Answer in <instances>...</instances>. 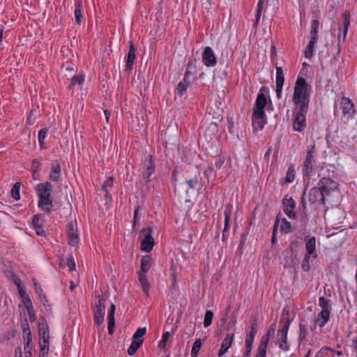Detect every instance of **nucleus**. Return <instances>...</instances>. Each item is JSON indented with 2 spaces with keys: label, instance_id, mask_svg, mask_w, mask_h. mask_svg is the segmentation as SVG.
Returning a JSON list of instances; mask_svg holds the SVG:
<instances>
[{
  "label": "nucleus",
  "instance_id": "1",
  "mask_svg": "<svg viewBox=\"0 0 357 357\" xmlns=\"http://www.w3.org/2000/svg\"><path fill=\"white\" fill-rule=\"evenodd\" d=\"M310 91L311 86L307 83L305 79L298 77L294 89L293 101L296 106L295 108L308 109Z\"/></svg>",
  "mask_w": 357,
  "mask_h": 357
},
{
  "label": "nucleus",
  "instance_id": "2",
  "mask_svg": "<svg viewBox=\"0 0 357 357\" xmlns=\"http://www.w3.org/2000/svg\"><path fill=\"white\" fill-rule=\"evenodd\" d=\"M37 195L39 197L38 207L46 213H49L52 208V199L51 192L52 185L49 181L39 183L36 187Z\"/></svg>",
  "mask_w": 357,
  "mask_h": 357
},
{
  "label": "nucleus",
  "instance_id": "3",
  "mask_svg": "<svg viewBox=\"0 0 357 357\" xmlns=\"http://www.w3.org/2000/svg\"><path fill=\"white\" fill-rule=\"evenodd\" d=\"M316 152L317 151L314 145L312 146L307 151L302 167L303 174L305 176H310L313 171V166L315 163Z\"/></svg>",
  "mask_w": 357,
  "mask_h": 357
},
{
  "label": "nucleus",
  "instance_id": "4",
  "mask_svg": "<svg viewBox=\"0 0 357 357\" xmlns=\"http://www.w3.org/2000/svg\"><path fill=\"white\" fill-rule=\"evenodd\" d=\"M308 109L295 108L294 112L293 128L296 131L301 132L306 127V114Z\"/></svg>",
  "mask_w": 357,
  "mask_h": 357
},
{
  "label": "nucleus",
  "instance_id": "5",
  "mask_svg": "<svg viewBox=\"0 0 357 357\" xmlns=\"http://www.w3.org/2000/svg\"><path fill=\"white\" fill-rule=\"evenodd\" d=\"M106 301L105 299L98 296V301L95 304L93 307L94 322L100 325L103 323L105 314Z\"/></svg>",
  "mask_w": 357,
  "mask_h": 357
},
{
  "label": "nucleus",
  "instance_id": "6",
  "mask_svg": "<svg viewBox=\"0 0 357 357\" xmlns=\"http://www.w3.org/2000/svg\"><path fill=\"white\" fill-rule=\"evenodd\" d=\"M155 172V164L153 161L152 155H149L147 159L143 162L142 170V178L146 183H149L151 179V176Z\"/></svg>",
  "mask_w": 357,
  "mask_h": 357
},
{
  "label": "nucleus",
  "instance_id": "7",
  "mask_svg": "<svg viewBox=\"0 0 357 357\" xmlns=\"http://www.w3.org/2000/svg\"><path fill=\"white\" fill-rule=\"evenodd\" d=\"M343 17V23L342 25L339 27V33L337 35V49L338 52H340V43H341V38H342V32L343 34L342 40L344 42L347 38V32L349 29V26L350 25V13L348 11H345L342 14Z\"/></svg>",
  "mask_w": 357,
  "mask_h": 357
},
{
  "label": "nucleus",
  "instance_id": "8",
  "mask_svg": "<svg viewBox=\"0 0 357 357\" xmlns=\"http://www.w3.org/2000/svg\"><path fill=\"white\" fill-rule=\"evenodd\" d=\"M142 231L144 235V238L142 241L141 249L144 252H149L152 250L155 243L154 239L151 236L152 228L148 227L143 229Z\"/></svg>",
  "mask_w": 357,
  "mask_h": 357
},
{
  "label": "nucleus",
  "instance_id": "9",
  "mask_svg": "<svg viewBox=\"0 0 357 357\" xmlns=\"http://www.w3.org/2000/svg\"><path fill=\"white\" fill-rule=\"evenodd\" d=\"M318 186L324 195L326 197L337 189V183L330 178L324 177L319 181Z\"/></svg>",
  "mask_w": 357,
  "mask_h": 357
},
{
  "label": "nucleus",
  "instance_id": "10",
  "mask_svg": "<svg viewBox=\"0 0 357 357\" xmlns=\"http://www.w3.org/2000/svg\"><path fill=\"white\" fill-rule=\"evenodd\" d=\"M67 236L68 240V243L75 246L79 242V236L77 233V223L74 221H70L68 222L67 226Z\"/></svg>",
  "mask_w": 357,
  "mask_h": 357
},
{
  "label": "nucleus",
  "instance_id": "11",
  "mask_svg": "<svg viewBox=\"0 0 357 357\" xmlns=\"http://www.w3.org/2000/svg\"><path fill=\"white\" fill-rule=\"evenodd\" d=\"M326 197L321 192L320 188L314 187L309 192L308 199L309 202L312 204H324L325 203Z\"/></svg>",
  "mask_w": 357,
  "mask_h": 357
},
{
  "label": "nucleus",
  "instance_id": "12",
  "mask_svg": "<svg viewBox=\"0 0 357 357\" xmlns=\"http://www.w3.org/2000/svg\"><path fill=\"white\" fill-rule=\"evenodd\" d=\"M290 321H287L283 326L282 328L278 331V341L279 344V347L282 350H287L289 349V345L287 342V332L289 328Z\"/></svg>",
  "mask_w": 357,
  "mask_h": 357
},
{
  "label": "nucleus",
  "instance_id": "13",
  "mask_svg": "<svg viewBox=\"0 0 357 357\" xmlns=\"http://www.w3.org/2000/svg\"><path fill=\"white\" fill-rule=\"evenodd\" d=\"M341 106L343 115L346 116L348 120L353 119L355 109L351 100L347 97H342L341 99Z\"/></svg>",
  "mask_w": 357,
  "mask_h": 357
},
{
  "label": "nucleus",
  "instance_id": "14",
  "mask_svg": "<svg viewBox=\"0 0 357 357\" xmlns=\"http://www.w3.org/2000/svg\"><path fill=\"white\" fill-rule=\"evenodd\" d=\"M202 60L207 67L214 66L217 63L216 57L210 47L204 48L202 54Z\"/></svg>",
  "mask_w": 357,
  "mask_h": 357
},
{
  "label": "nucleus",
  "instance_id": "15",
  "mask_svg": "<svg viewBox=\"0 0 357 357\" xmlns=\"http://www.w3.org/2000/svg\"><path fill=\"white\" fill-rule=\"evenodd\" d=\"M284 82V75L282 67H276V96L278 98H282V87Z\"/></svg>",
  "mask_w": 357,
  "mask_h": 357
},
{
  "label": "nucleus",
  "instance_id": "16",
  "mask_svg": "<svg viewBox=\"0 0 357 357\" xmlns=\"http://www.w3.org/2000/svg\"><path fill=\"white\" fill-rule=\"evenodd\" d=\"M305 255L311 256L313 258H317V254L316 252V238L314 236L305 237Z\"/></svg>",
  "mask_w": 357,
  "mask_h": 357
},
{
  "label": "nucleus",
  "instance_id": "17",
  "mask_svg": "<svg viewBox=\"0 0 357 357\" xmlns=\"http://www.w3.org/2000/svg\"><path fill=\"white\" fill-rule=\"evenodd\" d=\"M331 316V312H326L321 311L318 313L316 319H315V323L313 326H311V330L314 331L316 329L317 326H319L320 328L324 327L326 323L328 321Z\"/></svg>",
  "mask_w": 357,
  "mask_h": 357
},
{
  "label": "nucleus",
  "instance_id": "18",
  "mask_svg": "<svg viewBox=\"0 0 357 357\" xmlns=\"http://www.w3.org/2000/svg\"><path fill=\"white\" fill-rule=\"evenodd\" d=\"M282 204L284 205V212L289 218H294L296 217V213L294 212V208L296 206V203L292 198H284L282 200Z\"/></svg>",
  "mask_w": 357,
  "mask_h": 357
},
{
  "label": "nucleus",
  "instance_id": "19",
  "mask_svg": "<svg viewBox=\"0 0 357 357\" xmlns=\"http://www.w3.org/2000/svg\"><path fill=\"white\" fill-rule=\"evenodd\" d=\"M265 113L262 112H253L252 114V126L255 130H261L263 129L265 120Z\"/></svg>",
  "mask_w": 357,
  "mask_h": 357
},
{
  "label": "nucleus",
  "instance_id": "20",
  "mask_svg": "<svg viewBox=\"0 0 357 357\" xmlns=\"http://www.w3.org/2000/svg\"><path fill=\"white\" fill-rule=\"evenodd\" d=\"M61 165L58 160H54L51 163V171L49 178L54 182L59 181L61 177Z\"/></svg>",
  "mask_w": 357,
  "mask_h": 357
},
{
  "label": "nucleus",
  "instance_id": "21",
  "mask_svg": "<svg viewBox=\"0 0 357 357\" xmlns=\"http://www.w3.org/2000/svg\"><path fill=\"white\" fill-rule=\"evenodd\" d=\"M269 331L267 334L264 335L260 341V344L257 349V352L255 357H266V349L268 341Z\"/></svg>",
  "mask_w": 357,
  "mask_h": 357
},
{
  "label": "nucleus",
  "instance_id": "22",
  "mask_svg": "<svg viewBox=\"0 0 357 357\" xmlns=\"http://www.w3.org/2000/svg\"><path fill=\"white\" fill-rule=\"evenodd\" d=\"M234 339V334L233 333H229L227 335V336L225 337L222 342L221 348L219 350L218 356L219 357L223 356L230 348L231 346L232 342Z\"/></svg>",
  "mask_w": 357,
  "mask_h": 357
},
{
  "label": "nucleus",
  "instance_id": "23",
  "mask_svg": "<svg viewBox=\"0 0 357 357\" xmlns=\"http://www.w3.org/2000/svg\"><path fill=\"white\" fill-rule=\"evenodd\" d=\"M266 105V98L262 93L258 94L253 112L264 113V107Z\"/></svg>",
  "mask_w": 357,
  "mask_h": 357
},
{
  "label": "nucleus",
  "instance_id": "24",
  "mask_svg": "<svg viewBox=\"0 0 357 357\" xmlns=\"http://www.w3.org/2000/svg\"><path fill=\"white\" fill-rule=\"evenodd\" d=\"M135 47L132 41L130 42V48L128 53L127 61H126V69H131L133 65L134 61L136 59L135 56Z\"/></svg>",
  "mask_w": 357,
  "mask_h": 357
},
{
  "label": "nucleus",
  "instance_id": "25",
  "mask_svg": "<svg viewBox=\"0 0 357 357\" xmlns=\"http://www.w3.org/2000/svg\"><path fill=\"white\" fill-rule=\"evenodd\" d=\"M42 215H36L33 217L32 224L36 230L37 235L42 236L44 235L45 231L43 228V224L41 222Z\"/></svg>",
  "mask_w": 357,
  "mask_h": 357
},
{
  "label": "nucleus",
  "instance_id": "26",
  "mask_svg": "<svg viewBox=\"0 0 357 357\" xmlns=\"http://www.w3.org/2000/svg\"><path fill=\"white\" fill-rule=\"evenodd\" d=\"M116 310V306L114 303L111 304L110 308L108 312V331L109 333L112 334L113 328L115 325L114 321V314Z\"/></svg>",
  "mask_w": 357,
  "mask_h": 357
},
{
  "label": "nucleus",
  "instance_id": "27",
  "mask_svg": "<svg viewBox=\"0 0 357 357\" xmlns=\"http://www.w3.org/2000/svg\"><path fill=\"white\" fill-rule=\"evenodd\" d=\"M82 10L83 7L82 0H75V8L74 13L75 21L77 24H80L83 20Z\"/></svg>",
  "mask_w": 357,
  "mask_h": 357
},
{
  "label": "nucleus",
  "instance_id": "28",
  "mask_svg": "<svg viewBox=\"0 0 357 357\" xmlns=\"http://www.w3.org/2000/svg\"><path fill=\"white\" fill-rule=\"evenodd\" d=\"M319 22L317 20H313L311 22L310 40L317 42L318 40V29Z\"/></svg>",
  "mask_w": 357,
  "mask_h": 357
},
{
  "label": "nucleus",
  "instance_id": "29",
  "mask_svg": "<svg viewBox=\"0 0 357 357\" xmlns=\"http://www.w3.org/2000/svg\"><path fill=\"white\" fill-rule=\"evenodd\" d=\"M151 257L149 255L144 256L141 259V268L139 273H146L151 268Z\"/></svg>",
  "mask_w": 357,
  "mask_h": 357
},
{
  "label": "nucleus",
  "instance_id": "30",
  "mask_svg": "<svg viewBox=\"0 0 357 357\" xmlns=\"http://www.w3.org/2000/svg\"><path fill=\"white\" fill-rule=\"evenodd\" d=\"M143 340H136L132 338V343L128 349L129 356H133L142 344Z\"/></svg>",
  "mask_w": 357,
  "mask_h": 357
},
{
  "label": "nucleus",
  "instance_id": "31",
  "mask_svg": "<svg viewBox=\"0 0 357 357\" xmlns=\"http://www.w3.org/2000/svg\"><path fill=\"white\" fill-rule=\"evenodd\" d=\"M39 334L42 340H50L49 328L46 324H42L40 325Z\"/></svg>",
  "mask_w": 357,
  "mask_h": 357
},
{
  "label": "nucleus",
  "instance_id": "32",
  "mask_svg": "<svg viewBox=\"0 0 357 357\" xmlns=\"http://www.w3.org/2000/svg\"><path fill=\"white\" fill-rule=\"evenodd\" d=\"M319 305L321 307V311L331 312V305L329 301L325 297L321 296L319 298Z\"/></svg>",
  "mask_w": 357,
  "mask_h": 357
},
{
  "label": "nucleus",
  "instance_id": "33",
  "mask_svg": "<svg viewBox=\"0 0 357 357\" xmlns=\"http://www.w3.org/2000/svg\"><path fill=\"white\" fill-rule=\"evenodd\" d=\"M231 215V208L229 206H227L225 210V228L223 230V234L229 229L230 218Z\"/></svg>",
  "mask_w": 357,
  "mask_h": 357
},
{
  "label": "nucleus",
  "instance_id": "34",
  "mask_svg": "<svg viewBox=\"0 0 357 357\" xmlns=\"http://www.w3.org/2000/svg\"><path fill=\"white\" fill-rule=\"evenodd\" d=\"M139 280L142 286L144 292L147 294L149 289V284L145 273H139Z\"/></svg>",
  "mask_w": 357,
  "mask_h": 357
},
{
  "label": "nucleus",
  "instance_id": "35",
  "mask_svg": "<svg viewBox=\"0 0 357 357\" xmlns=\"http://www.w3.org/2000/svg\"><path fill=\"white\" fill-rule=\"evenodd\" d=\"M296 171L293 165H290L287 169V175L285 177V183H291L295 178Z\"/></svg>",
  "mask_w": 357,
  "mask_h": 357
},
{
  "label": "nucleus",
  "instance_id": "36",
  "mask_svg": "<svg viewBox=\"0 0 357 357\" xmlns=\"http://www.w3.org/2000/svg\"><path fill=\"white\" fill-rule=\"evenodd\" d=\"M317 42L310 40L309 44L307 47L306 50L305 51V56L307 59H310L313 54L314 51V47Z\"/></svg>",
  "mask_w": 357,
  "mask_h": 357
},
{
  "label": "nucleus",
  "instance_id": "37",
  "mask_svg": "<svg viewBox=\"0 0 357 357\" xmlns=\"http://www.w3.org/2000/svg\"><path fill=\"white\" fill-rule=\"evenodd\" d=\"M202 347V340L200 339H197L193 343L192 351H191V356L197 357L198 356L199 351Z\"/></svg>",
  "mask_w": 357,
  "mask_h": 357
},
{
  "label": "nucleus",
  "instance_id": "38",
  "mask_svg": "<svg viewBox=\"0 0 357 357\" xmlns=\"http://www.w3.org/2000/svg\"><path fill=\"white\" fill-rule=\"evenodd\" d=\"M84 81V76L82 74L74 75L71 79V82L69 87L71 89L75 84L81 85Z\"/></svg>",
  "mask_w": 357,
  "mask_h": 357
},
{
  "label": "nucleus",
  "instance_id": "39",
  "mask_svg": "<svg viewBox=\"0 0 357 357\" xmlns=\"http://www.w3.org/2000/svg\"><path fill=\"white\" fill-rule=\"evenodd\" d=\"M114 179L112 177H109L102 184V189L105 191V196L107 197H110L109 190H107V187H112L113 185Z\"/></svg>",
  "mask_w": 357,
  "mask_h": 357
},
{
  "label": "nucleus",
  "instance_id": "40",
  "mask_svg": "<svg viewBox=\"0 0 357 357\" xmlns=\"http://www.w3.org/2000/svg\"><path fill=\"white\" fill-rule=\"evenodd\" d=\"M5 274L6 277L10 278L12 279L13 282L17 285L18 288L23 287V285L22 284L21 279L18 278L16 275L10 271H5Z\"/></svg>",
  "mask_w": 357,
  "mask_h": 357
},
{
  "label": "nucleus",
  "instance_id": "41",
  "mask_svg": "<svg viewBox=\"0 0 357 357\" xmlns=\"http://www.w3.org/2000/svg\"><path fill=\"white\" fill-rule=\"evenodd\" d=\"M49 340H42V342H40V357H45V356L47 354L49 350Z\"/></svg>",
  "mask_w": 357,
  "mask_h": 357
},
{
  "label": "nucleus",
  "instance_id": "42",
  "mask_svg": "<svg viewBox=\"0 0 357 357\" xmlns=\"http://www.w3.org/2000/svg\"><path fill=\"white\" fill-rule=\"evenodd\" d=\"M20 183L18 182L15 183L12 188L11 196L15 200H18L20 198Z\"/></svg>",
  "mask_w": 357,
  "mask_h": 357
},
{
  "label": "nucleus",
  "instance_id": "43",
  "mask_svg": "<svg viewBox=\"0 0 357 357\" xmlns=\"http://www.w3.org/2000/svg\"><path fill=\"white\" fill-rule=\"evenodd\" d=\"M257 320L255 319L252 321V324L251 325V331H250V334L247 336L245 340L254 341V337L257 332Z\"/></svg>",
  "mask_w": 357,
  "mask_h": 357
},
{
  "label": "nucleus",
  "instance_id": "44",
  "mask_svg": "<svg viewBox=\"0 0 357 357\" xmlns=\"http://www.w3.org/2000/svg\"><path fill=\"white\" fill-rule=\"evenodd\" d=\"M47 130L45 128L41 129L38 132V142L41 149H45V139L47 136Z\"/></svg>",
  "mask_w": 357,
  "mask_h": 357
},
{
  "label": "nucleus",
  "instance_id": "45",
  "mask_svg": "<svg viewBox=\"0 0 357 357\" xmlns=\"http://www.w3.org/2000/svg\"><path fill=\"white\" fill-rule=\"evenodd\" d=\"M18 291L19 294L22 299L24 305L26 304V302H29V303H31V300L30 299L28 294L26 293L25 288L24 286L20 288H18Z\"/></svg>",
  "mask_w": 357,
  "mask_h": 357
},
{
  "label": "nucleus",
  "instance_id": "46",
  "mask_svg": "<svg viewBox=\"0 0 357 357\" xmlns=\"http://www.w3.org/2000/svg\"><path fill=\"white\" fill-rule=\"evenodd\" d=\"M291 224L285 218H282L281 225H280V230L284 234H288L291 231Z\"/></svg>",
  "mask_w": 357,
  "mask_h": 357
},
{
  "label": "nucleus",
  "instance_id": "47",
  "mask_svg": "<svg viewBox=\"0 0 357 357\" xmlns=\"http://www.w3.org/2000/svg\"><path fill=\"white\" fill-rule=\"evenodd\" d=\"M213 312L211 310H207L205 314L204 326L205 328L209 326L213 321Z\"/></svg>",
  "mask_w": 357,
  "mask_h": 357
},
{
  "label": "nucleus",
  "instance_id": "48",
  "mask_svg": "<svg viewBox=\"0 0 357 357\" xmlns=\"http://www.w3.org/2000/svg\"><path fill=\"white\" fill-rule=\"evenodd\" d=\"M146 332V328H139L132 336V339L136 340H143L142 337Z\"/></svg>",
  "mask_w": 357,
  "mask_h": 357
},
{
  "label": "nucleus",
  "instance_id": "49",
  "mask_svg": "<svg viewBox=\"0 0 357 357\" xmlns=\"http://www.w3.org/2000/svg\"><path fill=\"white\" fill-rule=\"evenodd\" d=\"M185 183L188 185V188L185 189V191L188 192V190L196 188L199 185V181L197 178H193L187 179Z\"/></svg>",
  "mask_w": 357,
  "mask_h": 357
},
{
  "label": "nucleus",
  "instance_id": "50",
  "mask_svg": "<svg viewBox=\"0 0 357 357\" xmlns=\"http://www.w3.org/2000/svg\"><path fill=\"white\" fill-rule=\"evenodd\" d=\"M188 85L184 84L181 82L178 84L176 89V93L178 96H182L186 92Z\"/></svg>",
  "mask_w": 357,
  "mask_h": 357
},
{
  "label": "nucleus",
  "instance_id": "51",
  "mask_svg": "<svg viewBox=\"0 0 357 357\" xmlns=\"http://www.w3.org/2000/svg\"><path fill=\"white\" fill-rule=\"evenodd\" d=\"M24 307H26V309L27 310L30 320L32 321H35V314H34V310H33L32 302L30 303H29V302H26V304L24 305Z\"/></svg>",
  "mask_w": 357,
  "mask_h": 357
},
{
  "label": "nucleus",
  "instance_id": "52",
  "mask_svg": "<svg viewBox=\"0 0 357 357\" xmlns=\"http://www.w3.org/2000/svg\"><path fill=\"white\" fill-rule=\"evenodd\" d=\"M310 257H312L311 256L307 257V255H305L304 259L301 264V267H302L303 270L305 271H308L310 269V265L309 263V260H310Z\"/></svg>",
  "mask_w": 357,
  "mask_h": 357
},
{
  "label": "nucleus",
  "instance_id": "53",
  "mask_svg": "<svg viewBox=\"0 0 357 357\" xmlns=\"http://www.w3.org/2000/svg\"><path fill=\"white\" fill-rule=\"evenodd\" d=\"M307 335V329L305 326L301 323L299 324V340H303L305 339Z\"/></svg>",
  "mask_w": 357,
  "mask_h": 357
},
{
  "label": "nucleus",
  "instance_id": "54",
  "mask_svg": "<svg viewBox=\"0 0 357 357\" xmlns=\"http://www.w3.org/2000/svg\"><path fill=\"white\" fill-rule=\"evenodd\" d=\"M195 73L196 70L195 66H192V61H189L185 74L187 76H190L192 75L195 74Z\"/></svg>",
  "mask_w": 357,
  "mask_h": 357
},
{
  "label": "nucleus",
  "instance_id": "55",
  "mask_svg": "<svg viewBox=\"0 0 357 357\" xmlns=\"http://www.w3.org/2000/svg\"><path fill=\"white\" fill-rule=\"evenodd\" d=\"M41 166V163L38 160H33L31 163V170L33 174L37 173Z\"/></svg>",
  "mask_w": 357,
  "mask_h": 357
},
{
  "label": "nucleus",
  "instance_id": "56",
  "mask_svg": "<svg viewBox=\"0 0 357 357\" xmlns=\"http://www.w3.org/2000/svg\"><path fill=\"white\" fill-rule=\"evenodd\" d=\"M31 337H27L26 342L24 345V352L29 353V356L31 355V349H32V346L31 344Z\"/></svg>",
  "mask_w": 357,
  "mask_h": 357
},
{
  "label": "nucleus",
  "instance_id": "57",
  "mask_svg": "<svg viewBox=\"0 0 357 357\" xmlns=\"http://www.w3.org/2000/svg\"><path fill=\"white\" fill-rule=\"evenodd\" d=\"M139 220H140L139 207H137V208H135V213H134L133 227H136V225L139 223Z\"/></svg>",
  "mask_w": 357,
  "mask_h": 357
},
{
  "label": "nucleus",
  "instance_id": "58",
  "mask_svg": "<svg viewBox=\"0 0 357 357\" xmlns=\"http://www.w3.org/2000/svg\"><path fill=\"white\" fill-rule=\"evenodd\" d=\"M169 337V332L164 333L162 335V340L160 341L159 347L164 348L166 345V342L168 340Z\"/></svg>",
  "mask_w": 357,
  "mask_h": 357
},
{
  "label": "nucleus",
  "instance_id": "59",
  "mask_svg": "<svg viewBox=\"0 0 357 357\" xmlns=\"http://www.w3.org/2000/svg\"><path fill=\"white\" fill-rule=\"evenodd\" d=\"M279 222H280V218H279V215H278L276 217V220L275 221V224H274V228H273V235H272V238H271L272 243H274L275 241V234L277 232V228L278 227Z\"/></svg>",
  "mask_w": 357,
  "mask_h": 357
},
{
  "label": "nucleus",
  "instance_id": "60",
  "mask_svg": "<svg viewBox=\"0 0 357 357\" xmlns=\"http://www.w3.org/2000/svg\"><path fill=\"white\" fill-rule=\"evenodd\" d=\"M68 266L69 268V271H74L75 269V262L72 255H69L68 258Z\"/></svg>",
  "mask_w": 357,
  "mask_h": 357
},
{
  "label": "nucleus",
  "instance_id": "61",
  "mask_svg": "<svg viewBox=\"0 0 357 357\" xmlns=\"http://www.w3.org/2000/svg\"><path fill=\"white\" fill-rule=\"evenodd\" d=\"M22 327L24 333L27 335V337H30L31 336V331L29 329V324H28L26 320H25V323L22 324Z\"/></svg>",
  "mask_w": 357,
  "mask_h": 357
},
{
  "label": "nucleus",
  "instance_id": "62",
  "mask_svg": "<svg viewBox=\"0 0 357 357\" xmlns=\"http://www.w3.org/2000/svg\"><path fill=\"white\" fill-rule=\"evenodd\" d=\"M262 5L263 4H259V2L258 3V10H257V15H256V22L255 23V25H257L259 21V19H260V15H261V9H262Z\"/></svg>",
  "mask_w": 357,
  "mask_h": 357
},
{
  "label": "nucleus",
  "instance_id": "63",
  "mask_svg": "<svg viewBox=\"0 0 357 357\" xmlns=\"http://www.w3.org/2000/svg\"><path fill=\"white\" fill-rule=\"evenodd\" d=\"M216 160L215 167L218 169H220L225 162V158L222 157H219Z\"/></svg>",
  "mask_w": 357,
  "mask_h": 357
},
{
  "label": "nucleus",
  "instance_id": "64",
  "mask_svg": "<svg viewBox=\"0 0 357 357\" xmlns=\"http://www.w3.org/2000/svg\"><path fill=\"white\" fill-rule=\"evenodd\" d=\"M252 342L253 341L252 340H245L246 351H248V353H251Z\"/></svg>",
  "mask_w": 357,
  "mask_h": 357
}]
</instances>
